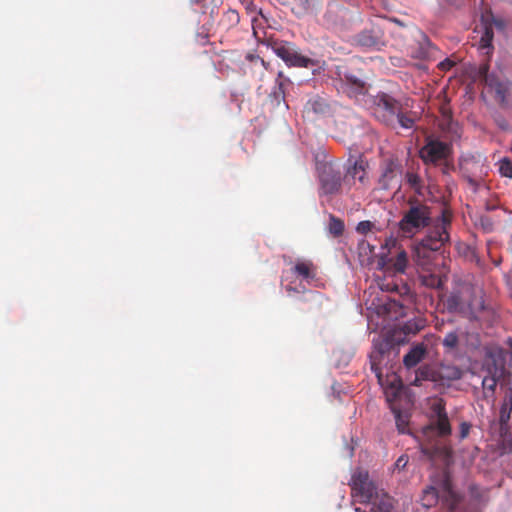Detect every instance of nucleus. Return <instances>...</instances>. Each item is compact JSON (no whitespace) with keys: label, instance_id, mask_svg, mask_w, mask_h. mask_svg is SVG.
<instances>
[{"label":"nucleus","instance_id":"39448f33","mask_svg":"<svg viewBox=\"0 0 512 512\" xmlns=\"http://www.w3.org/2000/svg\"><path fill=\"white\" fill-rule=\"evenodd\" d=\"M422 504L425 507H432L438 503L439 500L453 511L461 501L460 495L452 488V484L448 478L441 481L438 488L429 486L423 491Z\"/></svg>","mask_w":512,"mask_h":512},{"label":"nucleus","instance_id":"72a5a7b5","mask_svg":"<svg viewBox=\"0 0 512 512\" xmlns=\"http://www.w3.org/2000/svg\"><path fill=\"white\" fill-rule=\"evenodd\" d=\"M406 182L416 193L421 194L423 188L422 179L414 172L408 171L405 175Z\"/></svg>","mask_w":512,"mask_h":512},{"label":"nucleus","instance_id":"e433bc0d","mask_svg":"<svg viewBox=\"0 0 512 512\" xmlns=\"http://www.w3.org/2000/svg\"><path fill=\"white\" fill-rule=\"evenodd\" d=\"M459 342L458 335L456 332H449L445 335L442 344L444 347L454 349L457 347Z\"/></svg>","mask_w":512,"mask_h":512},{"label":"nucleus","instance_id":"9b49d317","mask_svg":"<svg viewBox=\"0 0 512 512\" xmlns=\"http://www.w3.org/2000/svg\"><path fill=\"white\" fill-rule=\"evenodd\" d=\"M451 154L450 144L434 139L432 137L426 138L425 145L419 151V157L425 164H438L440 161L445 160Z\"/></svg>","mask_w":512,"mask_h":512},{"label":"nucleus","instance_id":"5701e85b","mask_svg":"<svg viewBox=\"0 0 512 512\" xmlns=\"http://www.w3.org/2000/svg\"><path fill=\"white\" fill-rule=\"evenodd\" d=\"M494 38V32L491 25H485L483 28V32L481 38L479 40V49L483 51L484 54L490 56L493 53L494 47L492 44Z\"/></svg>","mask_w":512,"mask_h":512},{"label":"nucleus","instance_id":"1a4fd4ad","mask_svg":"<svg viewBox=\"0 0 512 512\" xmlns=\"http://www.w3.org/2000/svg\"><path fill=\"white\" fill-rule=\"evenodd\" d=\"M401 109V103L391 95L380 93L376 96L374 114L384 124L395 127Z\"/></svg>","mask_w":512,"mask_h":512},{"label":"nucleus","instance_id":"f257e3e1","mask_svg":"<svg viewBox=\"0 0 512 512\" xmlns=\"http://www.w3.org/2000/svg\"><path fill=\"white\" fill-rule=\"evenodd\" d=\"M432 223L431 208L418 200L410 198L399 221V230L405 237H413Z\"/></svg>","mask_w":512,"mask_h":512},{"label":"nucleus","instance_id":"6e6d98bb","mask_svg":"<svg viewBox=\"0 0 512 512\" xmlns=\"http://www.w3.org/2000/svg\"><path fill=\"white\" fill-rule=\"evenodd\" d=\"M383 290L386 289V290H395L397 288V286L395 284L391 285V284H387L385 287H381Z\"/></svg>","mask_w":512,"mask_h":512},{"label":"nucleus","instance_id":"aec40b11","mask_svg":"<svg viewBox=\"0 0 512 512\" xmlns=\"http://www.w3.org/2000/svg\"><path fill=\"white\" fill-rule=\"evenodd\" d=\"M316 270V266L310 260H298L293 267L294 274L307 281L316 278Z\"/></svg>","mask_w":512,"mask_h":512},{"label":"nucleus","instance_id":"0e129e2a","mask_svg":"<svg viewBox=\"0 0 512 512\" xmlns=\"http://www.w3.org/2000/svg\"><path fill=\"white\" fill-rule=\"evenodd\" d=\"M301 309H302V311H305V310H310V309H311V307H308V308H301Z\"/></svg>","mask_w":512,"mask_h":512},{"label":"nucleus","instance_id":"09e8293b","mask_svg":"<svg viewBox=\"0 0 512 512\" xmlns=\"http://www.w3.org/2000/svg\"><path fill=\"white\" fill-rule=\"evenodd\" d=\"M246 58L253 62V61H259L266 69H267V64L266 62L264 61V59H262L261 57H259L258 55H253V54H248L246 56Z\"/></svg>","mask_w":512,"mask_h":512},{"label":"nucleus","instance_id":"bb28decb","mask_svg":"<svg viewBox=\"0 0 512 512\" xmlns=\"http://www.w3.org/2000/svg\"><path fill=\"white\" fill-rule=\"evenodd\" d=\"M420 280L421 283L428 288L442 289L444 286V278L436 274H422Z\"/></svg>","mask_w":512,"mask_h":512},{"label":"nucleus","instance_id":"0eeeda50","mask_svg":"<svg viewBox=\"0 0 512 512\" xmlns=\"http://www.w3.org/2000/svg\"><path fill=\"white\" fill-rule=\"evenodd\" d=\"M349 485L352 498L360 503H367L382 490L370 479L368 471L363 469L354 471Z\"/></svg>","mask_w":512,"mask_h":512},{"label":"nucleus","instance_id":"2f4dec72","mask_svg":"<svg viewBox=\"0 0 512 512\" xmlns=\"http://www.w3.org/2000/svg\"><path fill=\"white\" fill-rule=\"evenodd\" d=\"M381 358H382V352L377 351L375 353H372L370 355V365H371V370L375 373V375H376V377L378 379V382L381 385H383L382 371H381V368L379 366Z\"/></svg>","mask_w":512,"mask_h":512},{"label":"nucleus","instance_id":"69168bd1","mask_svg":"<svg viewBox=\"0 0 512 512\" xmlns=\"http://www.w3.org/2000/svg\"><path fill=\"white\" fill-rule=\"evenodd\" d=\"M397 340H398V342H403L404 341V339H400V338H398Z\"/></svg>","mask_w":512,"mask_h":512},{"label":"nucleus","instance_id":"ea45409f","mask_svg":"<svg viewBox=\"0 0 512 512\" xmlns=\"http://www.w3.org/2000/svg\"><path fill=\"white\" fill-rule=\"evenodd\" d=\"M374 227V224L371 222V221H368V220H365V221H360L357 226H356V231L360 234H367L368 232H370L372 230V228Z\"/></svg>","mask_w":512,"mask_h":512},{"label":"nucleus","instance_id":"a19ab883","mask_svg":"<svg viewBox=\"0 0 512 512\" xmlns=\"http://www.w3.org/2000/svg\"><path fill=\"white\" fill-rule=\"evenodd\" d=\"M496 95L502 100L504 101L505 97H506V93H507V87L504 83H502L501 81L497 82L495 84V86L492 88Z\"/></svg>","mask_w":512,"mask_h":512},{"label":"nucleus","instance_id":"37998d69","mask_svg":"<svg viewBox=\"0 0 512 512\" xmlns=\"http://www.w3.org/2000/svg\"><path fill=\"white\" fill-rule=\"evenodd\" d=\"M460 439L463 440L465 438L468 437L469 433H470V429H471V424L469 422H462L460 424Z\"/></svg>","mask_w":512,"mask_h":512},{"label":"nucleus","instance_id":"c9c22d12","mask_svg":"<svg viewBox=\"0 0 512 512\" xmlns=\"http://www.w3.org/2000/svg\"><path fill=\"white\" fill-rule=\"evenodd\" d=\"M396 124H399L402 128L411 129L415 124V119L411 113L403 112V109H401Z\"/></svg>","mask_w":512,"mask_h":512},{"label":"nucleus","instance_id":"a878e982","mask_svg":"<svg viewBox=\"0 0 512 512\" xmlns=\"http://www.w3.org/2000/svg\"><path fill=\"white\" fill-rule=\"evenodd\" d=\"M290 83V80L286 77H284V74L282 71L278 73L277 79H276V86L274 90L272 91L271 95L273 96L274 100L277 102H280V100H283L285 97V87Z\"/></svg>","mask_w":512,"mask_h":512},{"label":"nucleus","instance_id":"a211bd4d","mask_svg":"<svg viewBox=\"0 0 512 512\" xmlns=\"http://www.w3.org/2000/svg\"><path fill=\"white\" fill-rule=\"evenodd\" d=\"M366 166L367 164L363 159L355 160L353 164L347 168L345 177H351L354 180H358L362 186H366L368 184Z\"/></svg>","mask_w":512,"mask_h":512},{"label":"nucleus","instance_id":"4be33fe9","mask_svg":"<svg viewBox=\"0 0 512 512\" xmlns=\"http://www.w3.org/2000/svg\"><path fill=\"white\" fill-rule=\"evenodd\" d=\"M503 378L504 376H494V374L486 373L482 380L483 397L485 399L491 398L494 400L497 384Z\"/></svg>","mask_w":512,"mask_h":512},{"label":"nucleus","instance_id":"a18cd8bd","mask_svg":"<svg viewBox=\"0 0 512 512\" xmlns=\"http://www.w3.org/2000/svg\"><path fill=\"white\" fill-rule=\"evenodd\" d=\"M317 298H318V294L315 293V292H309L307 296H305L304 298L301 299V301L306 304V303H312V302H316L317 301Z\"/></svg>","mask_w":512,"mask_h":512},{"label":"nucleus","instance_id":"f8f14e48","mask_svg":"<svg viewBox=\"0 0 512 512\" xmlns=\"http://www.w3.org/2000/svg\"><path fill=\"white\" fill-rule=\"evenodd\" d=\"M358 46L369 50H380L386 46L384 29L381 24L374 23L370 28H366L358 33L355 37Z\"/></svg>","mask_w":512,"mask_h":512},{"label":"nucleus","instance_id":"864d4df0","mask_svg":"<svg viewBox=\"0 0 512 512\" xmlns=\"http://www.w3.org/2000/svg\"><path fill=\"white\" fill-rule=\"evenodd\" d=\"M452 65H453V63L450 60L447 59V60L441 62L439 64V67L441 69H449L450 67H452Z\"/></svg>","mask_w":512,"mask_h":512},{"label":"nucleus","instance_id":"393cba45","mask_svg":"<svg viewBox=\"0 0 512 512\" xmlns=\"http://www.w3.org/2000/svg\"><path fill=\"white\" fill-rule=\"evenodd\" d=\"M447 414L446 402L443 398H432L429 400V415L428 418H434Z\"/></svg>","mask_w":512,"mask_h":512},{"label":"nucleus","instance_id":"c03bdc74","mask_svg":"<svg viewBox=\"0 0 512 512\" xmlns=\"http://www.w3.org/2000/svg\"><path fill=\"white\" fill-rule=\"evenodd\" d=\"M483 82L490 88H493L497 82H499L498 78L494 74H490L485 76Z\"/></svg>","mask_w":512,"mask_h":512},{"label":"nucleus","instance_id":"13d9d810","mask_svg":"<svg viewBox=\"0 0 512 512\" xmlns=\"http://www.w3.org/2000/svg\"><path fill=\"white\" fill-rule=\"evenodd\" d=\"M403 460H404V458H403V456H401V457L397 460V465L399 466L400 464H403V466H406V462H405V463H403Z\"/></svg>","mask_w":512,"mask_h":512},{"label":"nucleus","instance_id":"58836bf2","mask_svg":"<svg viewBox=\"0 0 512 512\" xmlns=\"http://www.w3.org/2000/svg\"><path fill=\"white\" fill-rule=\"evenodd\" d=\"M433 252L434 251L427 248V250H424L420 254H418L417 253V245H415V247H414L415 261L420 265H424L426 262H428L430 260L431 253H433Z\"/></svg>","mask_w":512,"mask_h":512},{"label":"nucleus","instance_id":"c756f323","mask_svg":"<svg viewBox=\"0 0 512 512\" xmlns=\"http://www.w3.org/2000/svg\"><path fill=\"white\" fill-rule=\"evenodd\" d=\"M422 380H431L433 382H438V378L436 377V371H433L427 367L419 368L416 371V377L411 384L419 386Z\"/></svg>","mask_w":512,"mask_h":512},{"label":"nucleus","instance_id":"2eb2a0df","mask_svg":"<svg viewBox=\"0 0 512 512\" xmlns=\"http://www.w3.org/2000/svg\"><path fill=\"white\" fill-rule=\"evenodd\" d=\"M452 433V427L448 418V414L440 417H434L429 419V423L422 428V434L426 439H430L433 436L438 438H446Z\"/></svg>","mask_w":512,"mask_h":512},{"label":"nucleus","instance_id":"052dcab7","mask_svg":"<svg viewBox=\"0 0 512 512\" xmlns=\"http://www.w3.org/2000/svg\"><path fill=\"white\" fill-rule=\"evenodd\" d=\"M355 512H367V511L361 509L360 507H356Z\"/></svg>","mask_w":512,"mask_h":512},{"label":"nucleus","instance_id":"412c9836","mask_svg":"<svg viewBox=\"0 0 512 512\" xmlns=\"http://www.w3.org/2000/svg\"><path fill=\"white\" fill-rule=\"evenodd\" d=\"M433 49L434 47L428 37L421 34L418 47H410V55L415 59H426L431 56Z\"/></svg>","mask_w":512,"mask_h":512},{"label":"nucleus","instance_id":"603ef678","mask_svg":"<svg viewBox=\"0 0 512 512\" xmlns=\"http://www.w3.org/2000/svg\"><path fill=\"white\" fill-rule=\"evenodd\" d=\"M391 388L396 391H398L401 388V381L397 380L395 376H394V380L391 383Z\"/></svg>","mask_w":512,"mask_h":512},{"label":"nucleus","instance_id":"c85d7f7f","mask_svg":"<svg viewBox=\"0 0 512 512\" xmlns=\"http://www.w3.org/2000/svg\"><path fill=\"white\" fill-rule=\"evenodd\" d=\"M424 327V321L422 319H413L405 322L401 327L400 331L405 335H415Z\"/></svg>","mask_w":512,"mask_h":512},{"label":"nucleus","instance_id":"bf43d9fd","mask_svg":"<svg viewBox=\"0 0 512 512\" xmlns=\"http://www.w3.org/2000/svg\"><path fill=\"white\" fill-rule=\"evenodd\" d=\"M403 460H404V458H403V456H401V457L397 460V465L399 466L400 464H403V466H406V462H405V463H403Z\"/></svg>","mask_w":512,"mask_h":512},{"label":"nucleus","instance_id":"4d7b16f0","mask_svg":"<svg viewBox=\"0 0 512 512\" xmlns=\"http://www.w3.org/2000/svg\"><path fill=\"white\" fill-rule=\"evenodd\" d=\"M403 460H404V458H403V456H401V457L397 460V465L399 466L400 464H403V466H406V462H405V463H403Z\"/></svg>","mask_w":512,"mask_h":512},{"label":"nucleus","instance_id":"5fc2aeb1","mask_svg":"<svg viewBox=\"0 0 512 512\" xmlns=\"http://www.w3.org/2000/svg\"><path fill=\"white\" fill-rule=\"evenodd\" d=\"M436 449L432 450L428 447H422V452L426 455H433L435 453Z\"/></svg>","mask_w":512,"mask_h":512},{"label":"nucleus","instance_id":"f03ea898","mask_svg":"<svg viewBox=\"0 0 512 512\" xmlns=\"http://www.w3.org/2000/svg\"><path fill=\"white\" fill-rule=\"evenodd\" d=\"M452 217V212L449 209H442L441 215L435 219L426 236L417 244L418 254L427 250V248L432 251H439L450 241Z\"/></svg>","mask_w":512,"mask_h":512},{"label":"nucleus","instance_id":"f3484780","mask_svg":"<svg viewBox=\"0 0 512 512\" xmlns=\"http://www.w3.org/2000/svg\"><path fill=\"white\" fill-rule=\"evenodd\" d=\"M427 347L424 343H417L413 345L408 353L403 358V363L406 368H413L418 365L426 356Z\"/></svg>","mask_w":512,"mask_h":512},{"label":"nucleus","instance_id":"6e6552de","mask_svg":"<svg viewBox=\"0 0 512 512\" xmlns=\"http://www.w3.org/2000/svg\"><path fill=\"white\" fill-rule=\"evenodd\" d=\"M460 171L468 184L477 189L487 173L485 159L480 155H465L460 158Z\"/></svg>","mask_w":512,"mask_h":512},{"label":"nucleus","instance_id":"4c0bfd02","mask_svg":"<svg viewBox=\"0 0 512 512\" xmlns=\"http://www.w3.org/2000/svg\"><path fill=\"white\" fill-rule=\"evenodd\" d=\"M499 172L504 177L512 178V161L508 158L500 160Z\"/></svg>","mask_w":512,"mask_h":512},{"label":"nucleus","instance_id":"cd10ccee","mask_svg":"<svg viewBox=\"0 0 512 512\" xmlns=\"http://www.w3.org/2000/svg\"><path fill=\"white\" fill-rule=\"evenodd\" d=\"M384 308L391 317L396 319L405 316V307L395 299H389L385 303Z\"/></svg>","mask_w":512,"mask_h":512},{"label":"nucleus","instance_id":"4468645a","mask_svg":"<svg viewBox=\"0 0 512 512\" xmlns=\"http://www.w3.org/2000/svg\"><path fill=\"white\" fill-rule=\"evenodd\" d=\"M377 266L385 274H403L408 266V255L405 250H399L395 257L383 255L379 258Z\"/></svg>","mask_w":512,"mask_h":512},{"label":"nucleus","instance_id":"8fccbe9b","mask_svg":"<svg viewBox=\"0 0 512 512\" xmlns=\"http://www.w3.org/2000/svg\"><path fill=\"white\" fill-rule=\"evenodd\" d=\"M481 224L482 226L488 230V231H491L492 230V223L490 222V220L488 219V217L486 216H482L481 217Z\"/></svg>","mask_w":512,"mask_h":512},{"label":"nucleus","instance_id":"49530a36","mask_svg":"<svg viewBox=\"0 0 512 512\" xmlns=\"http://www.w3.org/2000/svg\"><path fill=\"white\" fill-rule=\"evenodd\" d=\"M396 424H397V428L398 430L401 432V433H404L405 432V425H406V422L402 419L401 415L398 414L396 416Z\"/></svg>","mask_w":512,"mask_h":512},{"label":"nucleus","instance_id":"dca6fc26","mask_svg":"<svg viewBox=\"0 0 512 512\" xmlns=\"http://www.w3.org/2000/svg\"><path fill=\"white\" fill-rule=\"evenodd\" d=\"M370 504V512H392L394 509V501L383 489L378 492L371 500L367 502Z\"/></svg>","mask_w":512,"mask_h":512},{"label":"nucleus","instance_id":"6ab92c4d","mask_svg":"<svg viewBox=\"0 0 512 512\" xmlns=\"http://www.w3.org/2000/svg\"><path fill=\"white\" fill-rule=\"evenodd\" d=\"M463 376L462 370L455 365H441L436 371L438 383L445 385V382H451L461 379Z\"/></svg>","mask_w":512,"mask_h":512},{"label":"nucleus","instance_id":"3c124183","mask_svg":"<svg viewBox=\"0 0 512 512\" xmlns=\"http://www.w3.org/2000/svg\"><path fill=\"white\" fill-rule=\"evenodd\" d=\"M303 7L304 12H307L311 8L312 0H299Z\"/></svg>","mask_w":512,"mask_h":512},{"label":"nucleus","instance_id":"b1692460","mask_svg":"<svg viewBox=\"0 0 512 512\" xmlns=\"http://www.w3.org/2000/svg\"><path fill=\"white\" fill-rule=\"evenodd\" d=\"M306 110L312 111L316 115H325L329 112V105L325 99L316 96L307 102Z\"/></svg>","mask_w":512,"mask_h":512},{"label":"nucleus","instance_id":"79ce46f5","mask_svg":"<svg viewBox=\"0 0 512 512\" xmlns=\"http://www.w3.org/2000/svg\"><path fill=\"white\" fill-rule=\"evenodd\" d=\"M347 82L352 85L356 91H361L364 87V82L355 76H346Z\"/></svg>","mask_w":512,"mask_h":512},{"label":"nucleus","instance_id":"7c9ffc66","mask_svg":"<svg viewBox=\"0 0 512 512\" xmlns=\"http://www.w3.org/2000/svg\"><path fill=\"white\" fill-rule=\"evenodd\" d=\"M344 229V222L340 218L330 214L328 225L329 233L332 234L334 237H339L343 234Z\"/></svg>","mask_w":512,"mask_h":512},{"label":"nucleus","instance_id":"e2e57ef3","mask_svg":"<svg viewBox=\"0 0 512 512\" xmlns=\"http://www.w3.org/2000/svg\"><path fill=\"white\" fill-rule=\"evenodd\" d=\"M487 209L492 210V209H494V206H487Z\"/></svg>","mask_w":512,"mask_h":512},{"label":"nucleus","instance_id":"473e14b6","mask_svg":"<svg viewBox=\"0 0 512 512\" xmlns=\"http://www.w3.org/2000/svg\"><path fill=\"white\" fill-rule=\"evenodd\" d=\"M512 412V400L506 396L500 408L499 421L501 424H507Z\"/></svg>","mask_w":512,"mask_h":512},{"label":"nucleus","instance_id":"20e7f679","mask_svg":"<svg viewBox=\"0 0 512 512\" xmlns=\"http://www.w3.org/2000/svg\"><path fill=\"white\" fill-rule=\"evenodd\" d=\"M465 290L472 295L469 301L463 298L461 291H453L447 296L445 306L449 312H458L471 320H477L479 314L485 309L484 300L482 296H476L471 287H466Z\"/></svg>","mask_w":512,"mask_h":512},{"label":"nucleus","instance_id":"ddd939ff","mask_svg":"<svg viewBox=\"0 0 512 512\" xmlns=\"http://www.w3.org/2000/svg\"><path fill=\"white\" fill-rule=\"evenodd\" d=\"M511 356V353L502 348L492 349L485 359L483 364V371L488 374H494V376H504L506 374V362L507 357Z\"/></svg>","mask_w":512,"mask_h":512},{"label":"nucleus","instance_id":"7ed1b4c3","mask_svg":"<svg viewBox=\"0 0 512 512\" xmlns=\"http://www.w3.org/2000/svg\"><path fill=\"white\" fill-rule=\"evenodd\" d=\"M316 172L319 180L320 196H332L341 193L345 178H343L340 165L336 161H318Z\"/></svg>","mask_w":512,"mask_h":512},{"label":"nucleus","instance_id":"9d476101","mask_svg":"<svg viewBox=\"0 0 512 512\" xmlns=\"http://www.w3.org/2000/svg\"><path fill=\"white\" fill-rule=\"evenodd\" d=\"M378 185L382 190H389L399 184L402 165L395 156H386L380 163Z\"/></svg>","mask_w":512,"mask_h":512},{"label":"nucleus","instance_id":"f704fd0d","mask_svg":"<svg viewBox=\"0 0 512 512\" xmlns=\"http://www.w3.org/2000/svg\"><path fill=\"white\" fill-rule=\"evenodd\" d=\"M239 21V13L236 10L232 9L227 10L221 19V23L227 28L236 26L239 23Z\"/></svg>","mask_w":512,"mask_h":512},{"label":"nucleus","instance_id":"423d86ee","mask_svg":"<svg viewBox=\"0 0 512 512\" xmlns=\"http://www.w3.org/2000/svg\"><path fill=\"white\" fill-rule=\"evenodd\" d=\"M268 46L289 67L309 68L315 65L314 60L302 55L292 42L270 39Z\"/></svg>","mask_w":512,"mask_h":512},{"label":"nucleus","instance_id":"de8ad7c7","mask_svg":"<svg viewBox=\"0 0 512 512\" xmlns=\"http://www.w3.org/2000/svg\"><path fill=\"white\" fill-rule=\"evenodd\" d=\"M479 73H480L482 80L485 79V76L490 75L489 64L488 63L482 64L479 68Z\"/></svg>","mask_w":512,"mask_h":512},{"label":"nucleus","instance_id":"680f3d73","mask_svg":"<svg viewBox=\"0 0 512 512\" xmlns=\"http://www.w3.org/2000/svg\"><path fill=\"white\" fill-rule=\"evenodd\" d=\"M443 114H444L445 116L449 117V118L451 117V114H449V113H447V114H446V112H443Z\"/></svg>","mask_w":512,"mask_h":512}]
</instances>
